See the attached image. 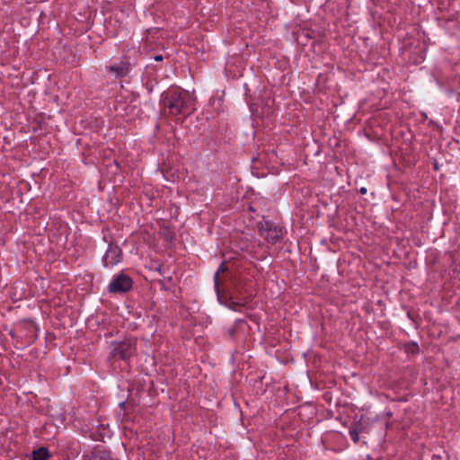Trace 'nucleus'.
Listing matches in <instances>:
<instances>
[{
	"label": "nucleus",
	"instance_id": "f257e3e1",
	"mask_svg": "<svg viewBox=\"0 0 460 460\" xmlns=\"http://www.w3.org/2000/svg\"><path fill=\"white\" fill-rule=\"evenodd\" d=\"M164 110L172 116L187 115L194 110V99L190 93L178 87H171L163 93Z\"/></svg>",
	"mask_w": 460,
	"mask_h": 460
},
{
	"label": "nucleus",
	"instance_id": "f03ea898",
	"mask_svg": "<svg viewBox=\"0 0 460 460\" xmlns=\"http://www.w3.org/2000/svg\"><path fill=\"white\" fill-rule=\"evenodd\" d=\"M260 231L261 235L271 243H276L283 235L282 229L269 221H265L261 225Z\"/></svg>",
	"mask_w": 460,
	"mask_h": 460
},
{
	"label": "nucleus",
	"instance_id": "7ed1b4c3",
	"mask_svg": "<svg viewBox=\"0 0 460 460\" xmlns=\"http://www.w3.org/2000/svg\"><path fill=\"white\" fill-rule=\"evenodd\" d=\"M132 286L131 279L125 276L116 277L109 285V291L111 293H123L128 291Z\"/></svg>",
	"mask_w": 460,
	"mask_h": 460
},
{
	"label": "nucleus",
	"instance_id": "20e7f679",
	"mask_svg": "<svg viewBox=\"0 0 460 460\" xmlns=\"http://www.w3.org/2000/svg\"><path fill=\"white\" fill-rule=\"evenodd\" d=\"M121 260V252L120 249L116 245H110L108 248L105 256H104V264L106 267L113 266L119 262Z\"/></svg>",
	"mask_w": 460,
	"mask_h": 460
},
{
	"label": "nucleus",
	"instance_id": "39448f33",
	"mask_svg": "<svg viewBox=\"0 0 460 460\" xmlns=\"http://www.w3.org/2000/svg\"><path fill=\"white\" fill-rule=\"evenodd\" d=\"M89 460H116V459L111 457V456L109 452L96 449L91 454Z\"/></svg>",
	"mask_w": 460,
	"mask_h": 460
},
{
	"label": "nucleus",
	"instance_id": "423d86ee",
	"mask_svg": "<svg viewBox=\"0 0 460 460\" xmlns=\"http://www.w3.org/2000/svg\"><path fill=\"white\" fill-rule=\"evenodd\" d=\"M49 457V451L45 447H40L33 452L32 460H47Z\"/></svg>",
	"mask_w": 460,
	"mask_h": 460
},
{
	"label": "nucleus",
	"instance_id": "0eeeda50",
	"mask_svg": "<svg viewBox=\"0 0 460 460\" xmlns=\"http://www.w3.org/2000/svg\"><path fill=\"white\" fill-rule=\"evenodd\" d=\"M109 70L116 75H123L128 73V68L126 65L111 66Z\"/></svg>",
	"mask_w": 460,
	"mask_h": 460
},
{
	"label": "nucleus",
	"instance_id": "6e6552de",
	"mask_svg": "<svg viewBox=\"0 0 460 460\" xmlns=\"http://www.w3.org/2000/svg\"><path fill=\"white\" fill-rule=\"evenodd\" d=\"M128 349L129 345L128 343H121L115 349V351L117 354H119L120 358H126L128 356Z\"/></svg>",
	"mask_w": 460,
	"mask_h": 460
},
{
	"label": "nucleus",
	"instance_id": "1a4fd4ad",
	"mask_svg": "<svg viewBox=\"0 0 460 460\" xmlns=\"http://www.w3.org/2000/svg\"><path fill=\"white\" fill-rule=\"evenodd\" d=\"M152 49H149V46L146 44V56L148 57V58L153 59V57H155V54H152Z\"/></svg>",
	"mask_w": 460,
	"mask_h": 460
},
{
	"label": "nucleus",
	"instance_id": "9d476101",
	"mask_svg": "<svg viewBox=\"0 0 460 460\" xmlns=\"http://www.w3.org/2000/svg\"><path fill=\"white\" fill-rule=\"evenodd\" d=\"M418 347L415 344H412L408 348V351H411V353H416Z\"/></svg>",
	"mask_w": 460,
	"mask_h": 460
},
{
	"label": "nucleus",
	"instance_id": "9b49d317",
	"mask_svg": "<svg viewBox=\"0 0 460 460\" xmlns=\"http://www.w3.org/2000/svg\"><path fill=\"white\" fill-rule=\"evenodd\" d=\"M153 59L155 61H162L164 59V56L162 54H155V57H153Z\"/></svg>",
	"mask_w": 460,
	"mask_h": 460
},
{
	"label": "nucleus",
	"instance_id": "f8f14e48",
	"mask_svg": "<svg viewBox=\"0 0 460 460\" xmlns=\"http://www.w3.org/2000/svg\"><path fill=\"white\" fill-rule=\"evenodd\" d=\"M218 277H219V271H217L215 275V286H216V288L218 290Z\"/></svg>",
	"mask_w": 460,
	"mask_h": 460
},
{
	"label": "nucleus",
	"instance_id": "ddd939ff",
	"mask_svg": "<svg viewBox=\"0 0 460 460\" xmlns=\"http://www.w3.org/2000/svg\"><path fill=\"white\" fill-rule=\"evenodd\" d=\"M350 434H351V437H352V439L354 440V442H357L358 440V433H356L355 431H352Z\"/></svg>",
	"mask_w": 460,
	"mask_h": 460
},
{
	"label": "nucleus",
	"instance_id": "4468645a",
	"mask_svg": "<svg viewBox=\"0 0 460 460\" xmlns=\"http://www.w3.org/2000/svg\"><path fill=\"white\" fill-rule=\"evenodd\" d=\"M237 325H238V327H239V328H243V325H244V323H243V321H239V322L237 323Z\"/></svg>",
	"mask_w": 460,
	"mask_h": 460
},
{
	"label": "nucleus",
	"instance_id": "2eb2a0df",
	"mask_svg": "<svg viewBox=\"0 0 460 460\" xmlns=\"http://www.w3.org/2000/svg\"><path fill=\"white\" fill-rule=\"evenodd\" d=\"M366 192H367V189L366 188H361L360 189V193L365 194Z\"/></svg>",
	"mask_w": 460,
	"mask_h": 460
},
{
	"label": "nucleus",
	"instance_id": "dca6fc26",
	"mask_svg": "<svg viewBox=\"0 0 460 460\" xmlns=\"http://www.w3.org/2000/svg\"><path fill=\"white\" fill-rule=\"evenodd\" d=\"M160 268H161V265H160V264L156 265V267H155V271H158V272H159V271H160Z\"/></svg>",
	"mask_w": 460,
	"mask_h": 460
},
{
	"label": "nucleus",
	"instance_id": "f3484780",
	"mask_svg": "<svg viewBox=\"0 0 460 460\" xmlns=\"http://www.w3.org/2000/svg\"><path fill=\"white\" fill-rule=\"evenodd\" d=\"M159 205V202L157 200H155V204L153 205L154 207H158Z\"/></svg>",
	"mask_w": 460,
	"mask_h": 460
}]
</instances>
